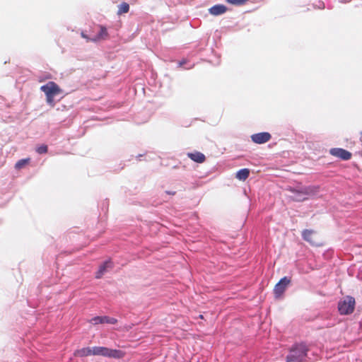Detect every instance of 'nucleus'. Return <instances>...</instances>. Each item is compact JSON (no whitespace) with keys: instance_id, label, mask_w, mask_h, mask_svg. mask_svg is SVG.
Segmentation results:
<instances>
[{"instance_id":"nucleus-1","label":"nucleus","mask_w":362,"mask_h":362,"mask_svg":"<svg viewBox=\"0 0 362 362\" xmlns=\"http://www.w3.org/2000/svg\"><path fill=\"white\" fill-rule=\"evenodd\" d=\"M308 349L305 344H295L286 356V362H305L308 358Z\"/></svg>"},{"instance_id":"nucleus-2","label":"nucleus","mask_w":362,"mask_h":362,"mask_svg":"<svg viewBox=\"0 0 362 362\" xmlns=\"http://www.w3.org/2000/svg\"><path fill=\"white\" fill-rule=\"evenodd\" d=\"M93 356H102L112 358H121L124 356V353L121 350L109 349L105 346H93Z\"/></svg>"},{"instance_id":"nucleus-3","label":"nucleus","mask_w":362,"mask_h":362,"mask_svg":"<svg viewBox=\"0 0 362 362\" xmlns=\"http://www.w3.org/2000/svg\"><path fill=\"white\" fill-rule=\"evenodd\" d=\"M355 306L354 298L347 296L338 303V310L341 315H349L353 313Z\"/></svg>"},{"instance_id":"nucleus-4","label":"nucleus","mask_w":362,"mask_h":362,"mask_svg":"<svg viewBox=\"0 0 362 362\" xmlns=\"http://www.w3.org/2000/svg\"><path fill=\"white\" fill-rule=\"evenodd\" d=\"M290 283L291 278L287 276H284L279 280L274 288V293L276 298L283 295Z\"/></svg>"},{"instance_id":"nucleus-5","label":"nucleus","mask_w":362,"mask_h":362,"mask_svg":"<svg viewBox=\"0 0 362 362\" xmlns=\"http://www.w3.org/2000/svg\"><path fill=\"white\" fill-rule=\"evenodd\" d=\"M40 90L44 92L45 95H51L53 96L62 93L59 86L53 81H49L45 85L42 86Z\"/></svg>"},{"instance_id":"nucleus-6","label":"nucleus","mask_w":362,"mask_h":362,"mask_svg":"<svg viewBox=\"0 0 362 362\" xmlns=\"http://www.w3.org/2000/svg\"><path fill=\"white\" fill-rule=\"evenodd\" d=\"M272 138V135L269 132H259L251 135V140L253 143L257 144H265Z\"/></svg>"},{"instance_id":"nucleus-7","label":"nucleus","mask_w":362,"mask_h":362,"mask_svg":"<svg viewBox=\"0 0 362 362\" xmlns=\"http://www.w3.org/2000/svg\"><path fill=\"white\" fill-rule=\"evenodd\" d=\"M329 153L332 156L341 158L343 160H348L351 158V153L341 148H331Z\"/></svg>"},{"instance_id":"nucleus-8","label":"nucleus","mask_w":362,"mask_h":362,"mask_svg":"<svg viewBox=\"0 0 362 362\" xmlns=\"http://www.w3.org/2000/svg\"><path fill=\"white\" fill-rule=\"evenodd\" d=\"M90 322L94 325L105 323L115 325L117 322V320L108 316H96L90 319Z\"/></svg>"},{"instance_id":"nucleus-9","label":"nucleus","mask_w":362,"mask_h":362,"mask_svg":"<svg viewBox=\"0 0 362 362\" xmlns=\"http://www.w3.org/2000/svg\"><path fill=\"white\" fill-rule=\"evenodd\" d=\"M99 31L96 35L89 38L91 42H98L100 40H105L108 38L109 34L105 26L100 25H98Z\"/></svg>"},{"instance_id":"nucleus-10","label":"nucleus","mask_w":362,"mask_h":362,"mask_svg":"<svg viewBox=\"0 0 362 362\" xmlns=\"http://www.w3.org/2000/svg\"><path fill=\"white\" fill-rule=\"evenodd\" d=\"M112 268H113V262L110 259L105 261L100 265L98 272L95 273V278L100 279L105 273Z\"/></svg>"},{"instance_id":"nucleus-11","label":"nucleus","mask_w":362,"mask_h":362,"mask_svg":"<svg viewBox=\"0 0 362 362\" xmlns=\"http://www.w3.org/2000/svg\"><path fill=\"white\" fill-rule=\"evenodd\" d=\"M226 11L227 7L223 4H216L209 9V13L213 16L223 14Z\"/></svg>"},{"instance_id":"nucleus-12","label":"nucleus","mask_w":362,"mask_h":362,"mask_svg":"<svg viewBox=\"0 0 362 362\" xmlns=\"http://www.w3.org/2000/svg\"><path fill=\"white\" fill-rule=\"evenodd\" d=\"M187 156L192 160L193 161L197 163H202L205 161L206 157L204 154L199 151H194L192 153H188Z\"/></svg>"},{"instance_id":"nucleus-13","label":"nucleus","mask_w":362,"mask_h":362,"mask_svg":"<svg viewBox=\"0 0 362 362\" xmlns=\"http://www.w3.org/2000/svg\"><path fill=\"white\" fill-rule=\"evenodd\" d=\"M315 233V232L313 230L305 229L302 232V238L304 240L308 242L312 245L317 246V245H318V244L317 243H315L313 239V235Z\"/></svg>"},{"instance_id":"nucleus-14","label":"nucleus","mask_w":362,"mask_h":362,"mask_svg":"<svg viewBox=\"0 0 362 362\" xmlns=\"http://www.w3.org/2000/svg\"><path fill=\"white\" fill-rule=\"evenodd\" d=\"M74 355L79 357H85L88 356H93L92 347H85L78 349L75 351Z\"/></svg>"},{"instance_id":"nucleus-15","label":"nucleus","mask_w":362,"mask_h":362,"mask_svg":"<svg viewBox=\"0 0 362 362\" xmlns=\"http://www.w3.org/2000/svg\"><path fill=\"white\" fill-rule=\"evenodd\" d=\"M250 175V170L247 168L239 170L236 173V177L240 180H245Z\"/></svg>"},{"instance_id":"nucleus-16","label":"nucleus","mask_w":362,"mask_h":362,"mask_svg":"<svg viewBox=\"0 0 362 362\" xmlns=\"http://www.w3.org/2000/svg\"><path fill=\"white\" fill-rule=\"evenodd\" d=\"M129 10V5L127 3L123 2L118 6V14L127 13Z\"/></svg>"},{"instance_id":"nucleus-17","label":"nucleus","mask_w":362,"mask_h":362,"mask_svg":"<svg viewBox=\"0 0 362 362\" xmlns=\"http://www.w3.org/2000/svg\"><path fill=\"white\" fill-rule=\"evenodd\" d=\"M30 159L29 158H24L19 160L16 164H15V168L17 170H20L23 168L26 164L28 163Z\"/></svg>"},{"instance_id":"nucleus-18","label":"nucleus","mask_w":362,"mask_h":362,"mask_svg":"<svg viewBox=\"0 0 362 362\" xmlns=\"http://www.w3.org/2000/svg\"><path fill=\"white\" fill-rule=\"evenodd\" d=\"M48 151V147L45 144H42L40 146H38L36 149V151L39 154H44L46 153Z\"/></svg>"},{"instance_id":"nucleus-19","label":"nucleus","mask_w":362,"mask_h":362,"mask_svg":"<svg viewBox=\"0 0 362 362\" xmlns=\"http://www.w3.org/2000/svg\"><path fill=\"white\" fill-rule=\"evenodd\" d=\"M248 0H226V2L236 6H240L245 4Z\"/></svg>"},{"instance_id":"nucleus-20","label":"nucleus","mask_w":362,"mask_h":362,"mask_svg":"<svg viewBox=\"0 0 362 362\" xmlns=\"http://www.w3.org/2000/svg\"><path fill=\"white\" fill-rule=\"evenodd\" d=\"M309 189H305V192H301L300 194H299V197L297 199L298 201H302V200H305L307 199L306 197V195H308L309 194Z\"/></svg>"},{"instance_id":"nucleus-21","label":"nucleus","mask_w":362,"mask_h":362,"mask_svg":"<svg viewBox=\"0 0 362 362\" xmlns=\"http://www.w3.org/2000/svg\"><path fill=\"white\" fill-rule=\"evenodd\" d=\"M46 95V100H47V104H49L51 106H54V96L51 95Z\"/></svg>"},{"instance_id":"nucleus-22","label":"nucleus","mask_w":362,"mask_h":362,"mask_svg":"<svg viewBox=\"0 0 362 362\" xmlns=\"http://www.w3.org/2000/svg\"><path fill=\"white\" fill-rule=\"evenodd\" d=\"M187 63V61L186 59H182L179 62L178 64L180 67H182L184 64H186Z\"/></svg>"},{"instance_id":"nucleus-23","label":"nucleus","mask_w":362,"mask_h":362,"mask_svg":"<svg viewBox=\"0 0 362 362\" xmlns=\"http://www.w3.org/2000/svg\"><path fill=\"white\" fill-rule=\"evenodd\" d=\"M81 36H82V37H83V38L86 39V40H87V41H90V40H89V38H90L91 37L88 36V35H87L84 32H82V33H81Z\"/></svg>"},{"instance_id":"nucleus-24","label":"nucleus","mask_w":362,"mask_h":362,"mask_svg":"<svg viewBox=\"0 0 362 362\" xmlns=\"http://www.w3.org/2000/svg\"><path fill=\"white\" fill-rule=\"evenodd\" d=\"M165 192V194H169V195H175L176 194L175 191H170V190H167Z\"/></svg>"},{"instance_id":"nucleus-25","label":"nucleus","mask_w":362,"mask_h":362,"mask_svg":"<svg viewBox=\"0 0 362 362\" xmlns=\"http://www.w3.org/2000/svg\"><path fill=\"white\" fill-rule=\"evenodd\" d=\"M144 155V154H139L136 158L138 160H141V157H143Z\"/></svg>"},{"instance_id":"nucleus-26","label":"nucleus","mask_w":362,"mask_h":362,"mask_svg":"<svg viewBox=\"0 0 362 362\" xmlns=\"http://www.w3.org/2000/svg\"><path fill=\"white\" fill-rule=\"evenodd\" d=\"M194 66V64H190L189 66L185 67V69H190Z\"/></svg>"}]
</instances>
